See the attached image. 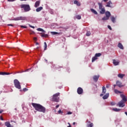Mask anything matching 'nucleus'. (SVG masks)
I'll return each instance as SVG.
<instances>
[{
    "mask_svg": "<svg viewBox=\"0 0 127 127\" xmlns=\"http://www.w3.org/2000/svg\"><path fill=\"white\" fill-rule=\"evenodd\" d=\"M120 110H121V109H118V108H113V111H114V112H119Z\"/></svg>",
    "mask_w": 127,
    "mask_h": 127,
    "instance_id": "obj_31",
    "label": "nucleus"
},
{
    "mask_svg": "<svg viewBox=\"0 0 127 127\" xmlns=\"http://www.w3.org/2000/svg\"><path fill=\"white\" fill-rule=\"evenodd\" d=\"M39 49V47H37L36 48V50L38 51H39V50H38Z\"/></svg>",
    "mask_w": 127,
    "mask_h": 127,
    "instance_id": "obj_52",
    "label": "nucleus"
},
{
    "mask_svg": "<svg viewBox=\"0 0 127 127\" xmlns=\"http://www.w3.org/2000/svg\"><path fill=\"white\" fill-rule=\"evenodd\" d=\"M7 1L8 2H13V1H15V0H7Z\"/></svg>",
    "mask_w": 127,
    "mask_h": 127,
    "instance_id": "obj_44",
    "label": "nucleus"
},
{
    "mask_svg": "<svg viewBox=\"0 0 127 127\" xmlns=\"http://www.w3.org/2000/svg\"><path fill=\"white\" fill-rule=\"evenodd\" d=\"M76 18L77 19H78V20H80V19H81V16L80 15H77L76 16Z\"/></svg>",
    "mask_w": 127,
    "mask_h": 127,
    "instance_id": "obj_36",
    "label": "nucleus"
},
{
    "mask_svg": "<svg viewBox=\"0 0 127 127\" xmlns=\"http://www.w3.org/2000/svg\"><path fill=\"white\" fill-rule=\"evenodd\" d=\"M2 113V111H0V114H1Z\"/></svg>",
    "mask_w": 127,
    "mask_h": 127,
    "instance_id": "obj_58",
    "label": "nucleus"
},
{
    "mask_svg": "<svg viewBox=\"0 0 127 127\" xmlns=\"http://www.w3.org/2000/svg\"><path fill=\"white\" fill-rule=\"evenodd\" d=\"M51 33L52 35H56L59 34V33L56 32H51Z\"/></svg>",
    "mask_w": 127,
    "mask_h": 127,
    "instance_id": "obj_34",
    "label": "nucleus"
},
{
    "mask_svg": "<svg viewBox=\"0 0 127 127\" xmlns=\"http://www.w3.org/2000/svg\"><path fill=\"white\" fill-rule=\"evenodd\" d=\"M108 28L110 30H112V28H111V27L110 25H108Z\"/></svg>",
    "mask_w": 127,
    "mask_h": 127,
    "instance_id": "obj_47",
    "label": "nucleus"
},
{
    "mask_svg": "<svg viewBox=\"0 0 127 127\" xmlns=\"http://www.w3.org/2000/svg\"><path fill=\"white\" fill-rule=\"evenodd\" d=\"M60 105H57L56 106V108H58L59 107Z\"/></svg>",
    "mask_w": 127,
    "mask_h": 127,
    "instance_id": "obj_53",
    "label": "nucleus"
},
{
    "mask_svg": "<svg viewBox=\"0 0 127 127\" xmlns=\"http://www.w3.org/2000/svg\"><path fill=\"white\" fill-rule=\"evenodd\" d=\"M111 106H115L116 105V103L114 101H112L110 103Z\"/></svg>",
    "mask_w": 127,
    "mask_h": 127,
    "instance_id": "obj_38",
    "label": "nucleus"
},
{
    "mask_svg": "<svg viewBox=\"0 0 127 127\" xmlns=\"http://www.w3.org/2000/svg\"><path fill=\"white\" fill-rule=\"evenodd\" d=\"M86 123H87V127H93V124L92 123H91L88 120H87Z\"/></svg>",
    "mask_w": 127,
    "mask_h": 127,
    "instance_id": "obj_8",
    "label": "nucleus"
},
{
    "mask_svg": "<svg viewBox=\"0 0 127 127\" xmlns=\"http://www.w3.org/2000/svg\"><path fill=\"white\" fill-rule=\"evenodd\" d=\"M60 93L59 92H58L55 94L53 95L52 97V101L55 102H59V97Z\"/></svg>",
    "mask_w": 127,
    "mask_h": 127,
    "instance_id": "obj_4",
    "label": "nucleus"
},
{
    "mask_svg": "<svg viewBox=\"0 0 127 127\" xmlns=\"http://www.w3.org/2000/svg\"><path fill=\"white\" fill-rule=\"evenodd\" d=\"M40 5V1H37L35 4V7L37 8V7H38V6H39Z\"/></svg>",
    "mask_w": 127,
    "mask_h": 127,
    "instance_id": "obj_15",
    "label": "nucleus"
},
{
    "mask_svg": "<svg viewBox=\"0 0 127 127\" xmlns=\"http://www.w3.org/2000/svg\"><path fill=\"white\" fill-rule=\"evenodd\" d=\"M99 77H100V75L99 74L94 75L93 78L94 82H97L98 81V80Z\"/></svg>",
    "mask_w": 127,
    "mask_h": 127,
    "instance_id": "obj_9",
    "label": "nucleus"
},
{
    "mask_svg": "<svg viewBox=\"0 0 127 127\" xmlns=\"http://www.w3.org/2000/svg\"><path fill=\"white\" fill-rule=\"evenodd\" d=\"M10 73L9 72H5V75H10Z\"/></svg>",
    "mask_w": 127,
    "mask_h": 127,
    "instance_id": "obj_49",
    "label": "nucleus"
},
{
    "mask_svg": "<svg viewBox=\"0 0 127 127\" xmlns=\"http://www.w3.org/2000/svg\"><path fill=\"white\" fill-rule=\"evenodd\" d=\"M43 9V7L41 6L40 7H38L36 9V12H40L42 9Z\"/></svg>",
    "mask_w": 127,
    "mask_h": 127,
    "instance_id": "obj_22",
    "label": "nucleus"
},
{
    "mask_svg": "<svg viewBox=\"0 0 127 127\" xmlns=\"http://www.w3.org/2000/svg\"><path fill=\"white\" fill-rule=\"evenodd\" d=\"M116 86H117L116 84H114V88H115V87H116Z\"/></svg>",
    "mask_w": 127,
    "mask_h": 127,
    "instance_id": "obj_57",
    "label": "nucleus"
},
{
    "mask_svg": "<svg viewBox=\"0 0 127 127\" xmlns=\"http://www.w3.org/2000/svg\"><path fill=\"white\" fill-rule=\"evenodd\" d=\"M90 35H91L90 32V31H87L86 34V36L89 37V36H90Z\"/></svg>",
    "mask_w": 127,
    "mask_h": 127,
    "instance_id": "obj_35",
    "label": "nucleus"
},
{
    "mask_svg": "<svg viewBox=\"0 0 127 127\" xmlns=\"http://www.w3.org/2000/svg\"><path fill=\"white\" fill-rule=\"evenodd\" d=\"M75 122H73V125H75Z\"/></svg>",
    "mask_w": 127,
    "mask_h": 127,
    "instance_id": "obj_60",
    "label": "nucleus"
},
{
    "mask_svg": "<svg viewBox=\"0 0 127 127\" xmlns=\"http://www.w3.org/2000/svg\"><path fill=\"white\" fill-rule=\"evenodd\" d=\"M21 9H23L25 12L30 11V6L29 4H23L20 5Z\"/></svg>",
    "mask_w": 127,
    "mask_h": 127,
    "instance_id": "obj_3",
    "label": "nucleus"
},
{
    "mask_svg": "<svg viewBox=\"0 0 127 127\" xmlns=\"http://www.w3.org/2000/svg\"><path fill=\"white\" fill-rule=\"evenodd\" d=\"M0 120H1V121H4V119H3V117H2V116H0Z\"/></svg>",
    "mask_w": 127,
    "mask_h": 127,
    "instance_id": "obj_48",
    "label": "nucleus"
},
{
    "mask_svg": "<svg viewBox=\"0 0 127 127\" xmlns=\"http://www.w3.org/2000/svg\"><path fill=\"white\" fill-rule=\"evenodd\" d=\"M100 10H101L100 13L101 14H104L105 13V9L104 8H101Z\"/></svg>",
    "mask_w": 127,
    "mask_h": 127,
    "instance_id": "obj_24",
    "label": "nucleus"
},
{
    "mask_svg": "<svg viewBox=\"0 0 127 127\" xmlns=\"http://www.w3.org/2000/svg\"><path fill=\"white\" fill-rule=\"evenodd\" d=\"M110 4H112L111 1H109V2H108L106 6L107 7H111Z\"/></svg>",
    "mask_w": 127,
    "mask_h": 127,
    "instance_id": "obj_23",
    "label": "nucleus"
},
{
    "mask_svg": "<svg viewBox=\"0 0 127 127\" xmlns=\"http://www.w3.org/2000/svg\"><path fill=\"white\" fill-rule=\"evenodd\" d=\"M58 113L59 114H61L62 115L63 114V112L61 111V110H59V111H58Z\"/></svg>",
    "mask_w": 127,
    "mask_h": 127,
    "instance_id": "obj_39",
    "label": "nucleus"
},
{
    "mask_svg": "<svg viewBox=\"0 0 127 127\" xmlns=\"http://www.w3.org/2000/svg\"><path fill=\"white\" fill-rule=\"evenodd\" d=\"M13 21L26 20V17L20 16L14 18Z\"/></svg>",
    "mask_w": 127,
    "mask_h": 127,
    "instance_id": "obj_6",
    "label": "nucleus"
},
{
    "mask_svg": "<svg viewBox=\"0 0 127 127\" xmlns=\"http://www.w3.org/2000/svg\"><path fill=\"white\" fill-rule=\"evenodd\" d=\"M34 41H35V42H37V38L34 37Z\"/></svg>",
    "mask_w": 127,
    "mask_h": 127,
    "instance_id": "obj_45",
    "label": "nucleus"
},
{
    "mask_svg": "<svg viewBox=\"0 0 127 127\" xmlns=\"http://www.w3.org/2000/svg\"><path fill=\"white\" fill-rule=\"evenodd\" d=\"M115 93L117 94H121L122 92H121L120 91L118 90L117 89H115Z\"/></svg>",
    "mask_w": 127,
    "mask_h": 127,
    "instance_id": "obj_30",
    "label": "nucleus"
},
{
    "mask_svg": "<svg viewBox=\"0 0 127 127\" xmlns=\"http://www.w3.org/2000/svg\"><path fill=\"white\" fill-rule=\"evenodd\" d=\"M118 48H119L121 50H124V47L123 45L122 44V43H119L118 44Z\"/></svg>",
    "mask_w": 127,
    "mask_h": 127,
    "instance_id": "obj_19",
    "label": "nucleus"
},
{
    "mask_svg": "<svg viewBox=\"0 0 127 127\" xmlns=\"http://www.w3.org/2000/svg\"><path fill=\"white\" fill-rule=\"evenodd\" d=\"M27 90H28V89H27V88H24L23 89V91L24 92H26V91H27Z\"/></svg>",
    "mask_w": 127,
    "mask_h": 127,
    "instance_id": "obj_41",
    "label": "nucleus"
},
{
    "mask_svg": "<svg viewBox=\"0 0 127 127\" xmlns=\"http://www.w3.org/2000/svg\"><path fill=\"white\" fill-rule=\"evenodd\" d=\"M0 75H6V72H0Z\"/></svg>",
    "mask_w": 127,
    "mask_h": 127,
    "instance_id": "obj_37",
    "label": "nucleus"
},
{
    "mask_svg": "<svg viewBox=\"0 0 127 127\" xmlns=\"http://www.w3.org/2000/svg\"><path fill=\"white\" fill-rule=\"evenodd\" d=\"M32 105L35 110L37 111L45 113V112L46 111V108H45L44 106L40 105V104L32 103Z\"/></svg>",
    "mask_w": 127,
    "mask_h": 127,
    "instance_id": "obj_1",
    "label": "nucleus"
},
{
    "mask_svg": "<svg viewBox=\"0 0 127 127\" xmlns=\"http://www.w3.org/2000/svg\"><path fill=\"white\" fill-rule=\"evenodd\" d=\"M14 84L16 88L18 89H21V86L20 85V82L17 79L14 80Z\"/></svg>",
    "mask_w": 127,
    "mask_h": 127,
    "instance_id": "obj_5",
    "label": "nucleus"
},
{
    "mask_svg": "<svg viewBox=\"0 0 127 127\" xmlns=\"http://www.w3.org/2000/svg\"><path fill=\"white\" fill-rule=\"evenodd\" d=\"M106 16L109 19L110 17L111 16V13L109 11H107L105 13Z\"/></svg>",
    "mask_w": 127,
    "mask_h": 127,
    "instance_id": "obj_17",
    "label": "nucleus"
},
{
    "mask_svg": "<svg viewBox=\"0 0 127 127\" xmlns=\"http://www.w3.org/2000/svg\"><path fill=\"white\" fill-rule=\"evenodd\" d=\"M7 26H11V27H13V25L12 24H7Z\"/></svg>",
    "mask_w": 127,
    "mask_h": 127,
    "instance_id": "obj_42",
    "label": "nucleus"
},
{
    "mask_svg": "<svg viewBox=\"0 0 127 127\" xmlns=\"http://www.w3.org/2000/svg\"><path fill=\"white\" fill-rule=\"evenodd\" d=\"M40 34L42 38H48V34H44L43 33H41Z\"/></svg>",
    "mask_w": 127,
    "mask_h": 127,
    "instance_id": "obj_13",
    "label": "nucleus"
},
{
    "mask_svg": "<svg viewBox=\"0 0 127 127\" xmlns=\"http://www.w3.org/2000/svg\"><path fill=\"white\" fill-rule=\"evenodd\" d=\"M125 76V74H123V73H119L118 75V77L121 79H123V77Z\"/></svg>",
    "mask_w": 127,
    "mask_h": 127,
    "instance_id": "obj_14",
    "label": "nucleus"
},
{
    "mask_svg": "<svg viewBox=\"0 0 127 127\" xmlns=\"http://www.w3.org/2000/svg\"><path fill=\"white\" fill-rule=\"evenodd\" d=\"M110 84H107V85H106V88H109L110 87Z\"/></svg>",
    "mask_w": 127,
    "mask_h": 127,
    "instance_id": "obj_43",
    "label": "nucleus"
},
{
    "mask_svg": "<svg viewBox=\"0 0 127 127\" xmlns=\"http://www.w3.org/2000/svg\"><path fill=\"white\" fill-rule=\"evenodd\" d=\"M74 4H76L77 6H80V3L78 2L77 0H74Z\"/></svg>",
    "mask_w": 127,
    "mask_h": 127,
    "instance_id": "obj_20",
    "label": "nucleus"
},
{
    "mask_svg": "<svg viewBox=\"0 0 127 127\" xmlns=\"http://www.w3.org/2000/svg\"><path fill=\"white\" fill-rule=\"evenodd\" d=\"M113 64L115 66H117V65H118L119 64V61H117L116 60H113Z\"/></svg>",
    "mask_w": 127,
    "mask_h": 127,
    "instance_id": "obj_11",
    "label": "nucleus"
},
{
    "mask_svg": "<svg viewBox=\"0 0 127 127\" xmlns=\"http://www.w3.org/2000/svg\"><path fill=\"white\" fill-rule=\"evenodd\" d=\"M37 31L39 32H44V33H46V31H45L43 29L41 28H38L37 29Z\"/></svg>",
    "mask_w": 127,
    "mask_h": 127,
    "instance_id": "obj_18",
    "label": "nucleus"
},
{
    "mask_svg": "<svg viewBox=\"0 0 127 127\" xmlns=\"http://www.w3.org/2000/svg\"><path fill=\"white\" fill-rule=\"evenodd\" d=\"M106 89L105 86H103V87H102V92L100 94V96L101 97L103 96V95L106 93Z\"/></svg>",
    "mask_w": 127,
    "mask_h": 127,
    "instance_id": "obj_10",
    "label": "nucleus"
},
{
    "mask_svg": "<svg viewBox=\"0 0 127 127\" xmlns=\"http://www.w3.org/2000/svg\"><path fill=\"white\" fill-rule=\"evenodd\" d=\"M71 114H72V112L70 111L68 112L67 113V115H71Z\"/></svg>",
    "mask_w": 127,
    "mask_h": 127,
    "instance_id": "obj_46",
    "label": "nucleus"
},
{
    "mask_svg": "<svg viewBox=\"0 0 127 127\" xmlns=\"http://www.w3.org/2000/svg\"><path fill=\"white\" fill-rule=\"evenodd\" d=\"M68 124L69 125V126H67V127H71V125H70V123H68Z\"/></svg>",
    "mask_w": 127,
    "mask_h": 127,
    "instance_id": "obj_55",
    "label": "nucleus"
},
{
    "mask_svg": "<svg viewBox=\"0 0 127 127\" xmlns=\"http://www.w3.org/2000/svg\"><path fill=\"white\" fill-rule=\"evenodd\" d=\"M117 85L119 87H122V83L121 82H120L119 81H117Z\"/></svg>",
    "mask_w": 127,
    "mask_h": 127,
    "instance_id": "obj_21",
    "label": "nucleus"
},
{
    "mask_svg": "<svg viewBox=\"0 0 127 127\" xmlns=\"http://www.w3.org/2000/svg\"><path fill=\"white\" fill-rule=\"evenodd\" d=\"M103 1L104 2H107L108 0H103Z\"/></svg>",
    "mask_w": 127,
    "mask_h": 127,
    "instance_id": "obj_51",
    "label": "nucleus"
},
{
    "mask_svg": "<svg viewBox=\"0 0 127 127\" xmlns=\"http://www.w3.org/2000/svg\"><path fill=\"white\" fill-rule=\"evenodd\" d=\"M109 96V93H106L105 95L103 96V99L104 100L107 99Z\"/></svg>",
    "mask_w": 127,
    "mask_h": 127,
    "instance_id": "obj_16",
    "label": "nucleus"
},
{
    "mask_svg": "<svg viewBox=\"0 0 127 127\" xmlns=\"http://www.w3.org/2000/svg\"><path fill=\"white\" fill-rule=\"evenodd\" d=\"M68 29V27H67V28H64V30H67V29Z\"/></svg>",
    "mask_w": 127,
    "mask_h": 127,
    "instance_id": "obj_56",
    "label": "nucleus"
},
{
    "mask_svg": "<svg viewBox=\"0 0 127 127\" xmlns=\"http://www.w3.org/2000/svg\"><path fill=\"white\" fill-rule=\"evenodd\" d=\"M29 26H30V27L33 28V29H34V28H35L34 26H33L29 25Z\"/></svg>",
    "mask_w": 127,
    "mask_h": 127,
    "instance_id": "obj_50",
    "label": "nucleus"
},
{
    "mask_svg": "<svg viewBox=\"0 0 127 127\" xmlns=\"http://www.w3.org/2000/svg\"><path fill=\"white\" fill-rule=\"evenodd\" d=\"M91 11L92 13H93L94 14L97 15V11L94 10V9H91Z\"/></svg>",
    "mask_w": 127,
    "mask_h": 127,
    "instance_id": "obj_28",
    "label": "nucleus"
},
{
    "mask_svg": "<svg viewBox=\"0 0 127 127\" xmlns=\"http://www.w3.org/2000/svg\"><path fill=\"white\" fill-rule=\"evenodd\" d=\"M36 45L37 46V45H39V43L38 42H36Z\"/></svg>",
    "mask_w": 127,
    "mask_h": 127,
    "instance_id": "obj_54",
    "label": "nucleus"
},
{
    "mask_svg": "<svg viewBox=\"0 0 127 127\" xmlns=\"http://www.w3.org/2000/svg\"><path fill=\"white\" fill-rule=\"evenodd\" d=\"M111 19L112 20V21L113 22V23H115V17H114V16H111Z\"/></svg>",
    "mask_w": 127,
    "mask_h": 127,
    "instance_id": "obj_27",
    "label": "nucleus"
},
{
    "mask_svg": "<svg viewBox=\"0 0 127 127\" xmlns=\"http://www.w3.org/2000/svg\"><path fill=\"white\" fill-rule=\"evenodd\" d=\"M44 51H46L47 49V44L45 42H44Z\"/></svg>",
    "mask_w": 127,
    "mask_h": 127,
    "instance_id": "obj_29",
    "label": "nucleus"
},
{
    "mask_svg": "<svg viewBox=\"0 0 127 127\" xmlns=\"http://www.w3.org/2000/svg\"><path fill=\"white\" fill-rule=\"evenodd\" d=\"M98 59V58H97L95 56L93 57L92 59V62H94L96 60Z\"/></svg>",
    "mask_w": 127,
    "mask_h": 127,
    "instance_id": "obj_25",
    "label": "nucleus"
},
{
    "mask_svg": "<svg viewBox=\"0 0 127 127\" xmlns=\"http://www.w3.org/2000/svg\"><path fill=\"white\" fill-rule=\"evenodd\" d=\"M125 114L127 116V112H125Z\"/></svg>",
    "mask_w": 127,
    "mask_h": 127,
    "instance_id": "obj_59",
    "label": "nucleus"
},
{
    "mask_svg": "<svg viewBox=\"0 0 127 127\" xmlns=\"http://www.w3.org/2000/svg\"><path fill=\"white\" fill-rule=\"evenodd\" d=\"M109 18L108 17H106V16H105V17H103L102 18V20H103V21H106V20H109Z\"/></svg>",
    "mask_w": 127,
    "mask_h": 127,
    "instance_id": "obj_33",
    "label": "nucleus"
},
{
    "mask_svg": "<svg viewBox=\"0 0 127 127\" xmlns=\"http://www.w3.org/2000/svg\"><path fill=\"white\" fill-rule=\"evenodd\" d=\"M5 126L6 127H13L9 122H6L5 123Z\"/></svg>",
    "mask_w": 127,
    "mask_h": 127,
    "instance_id": "obj_12",
    "label": "nucleus"
},
{
    "mask_svg": "<svg viewBox=\"0 0 127 127\" xmlns=\"http://www.w3.org/2000/svg\"><path fill=\"white\" fill-rule=\"evenodd\" d=\"M77 92L78 94L81 95L83 92V90L81 87H78L77 90Z\"/></svg>",
    "mask_w": 127,
    "mask_h": 127,
    "instance_id": "obj_7",
    "label": "nucleus"
},
{
    "mask_svg": "<svg viewBox=\"0 0 127 127\" xmlns=\"http://www.w3.org/2000/svg\"><path fill=\"white\" fill-rule=\"evenodd\" d=\"M26 0H20V1H26Z\"/></svg>",
    "mask_w": 127,
    "mask_h": 127,
    "instance_id": "obj_61",
    "label": "nucleus"
},
{
    "mask_svg": "<svg viewBox=\"0 0 127 127\" xmlns=\"http://www.w3.org/2000/svg\"><path fill=\"white\" fill-rule=\"evenodd\" d=\"M20 27L21 28H24V29L27 28V27L26 26L21 25Z\"/></svg>",
    "mask_w": 127,
    "mask_h": 127,
    "instance_id": "obj_40",
    "label": "nucleus"
},
{
    "mask_svg": "<svg viewBox=\"0 0 127 127\" xmlns=\"http://www.w3.org/2000/svg\"><path fill=\"white\" fill-rule=\"evenodd\" d=\"M120 96L122 100L118 103V105L119 107L123 108L125 106V103L127 101V97L123 94H121Z\"/></svg>",
    "mask_w": 127,
    "mask_h": 127,
    "instance_id": "obj_2",
    "label": "nucleus"
},
{
    "mask_svg": "<svg viewBox=\"0 0 127 127\" xmlns=\"http://www.w3.org/2000/svg\"><path fill=\"white\" fill-rule=\"evenodd\" d=\"M102 55V54L101 53H96L95 55V56H96V57H101Z\"/></svg>",
    "mask_w": 127,
    "mask_h": 127,
    "instance_id": "obj_32",
    "label": "nucleus"
},
{
    "mask_svg": "<svg viewBox=\"0 0 127 127\" xmlns=\"http://www.w3.org/2000/svg\"><path fill=\"white\" fill-rule=\"evenodd\" d=\"M98 5H99V8L100 10L101 9H102L103 8V5L102 3L98 2Z\"/></svg>",
    "mask_w": 127,
    "mask_h": 127,
    "instance_id": "obj_26",
    "label": "nucleus"
}]
</instances>
